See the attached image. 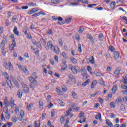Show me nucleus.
I'll use <instances>...</instances> for the list:
<instances>
[{
    "label": "nucleus",
    "instance_id": "1",
    "mask_svg": "<svg viewBox=\"0 0 127 127\" xmlns=\"http://www.w3.org/2000/svg\"><path fill=\"white\" fill-rule=\"evenodd\" d=\"M45 47L46 50H49L51 49L53 52H55L57 54H59V48L57 46H54L52 44V41H49L47 44L45 43Z\"/></svg>",
    "mask_w": 127,
    "mask_h": 127
},
{
    "label": "nucleus",
    "instance_id": "2",
    "mask_svg": "<svg viewBox=\"0 0 127 127\" xmlns=\"http://www.w3.org/2000/svg\"><path fill=\"white\" fill-rule=\"evenodd\" d=\"M85 117L84 113L83 111H80L79 113V119H80V121H78V123H85L86 122V118H84Z\"/></svg>",
    "mask_w": 127,
    "mask_h": 127
},
{
    "label": "nucleus",
    "instance_id": "3",
    "mask_svg": "<svg viewBox=\"0 0 127 127\" xmlns=\"http://www.w3.org/2000/svg\"><path fill=\"white\" fill-rule=\"evenodd\" d=\"M21 85L23 88V92L25 93V94L29 93V88L26 86V84L23 82H21Z\"/></svg>",
    "mask_w": 127,
    "mask_h": 127
},
{
    "label": "nucleus",
    "instance_id": "4",
    "mask_svg": "<svg viewBox=\"0 0 127 127\" xmlns=\"http://www.w3.org/2000/svg\"><path fill=\"white\" fill-rule=\"evenodd\" d=\"M3 112L5 114V119L6 120H9L10 118V115L8 114V108L7 107H6L4 108Z\"/></svg>",
    "mask_w": 127,
    "mask_h": 127
},
{
    "label": "nucleus",
    "instance_id": "5",
    "mask_svg": "<svg viewBox=\"0 0 127 127\" xmlns=\"http://www.w3.org/2000/svg\"><path fill=\"white\" fill-rule=\"evenodd\" d=\"M81 72H82V75L83 77V78L86 80V79L88 78V74H87V71L85 68L81 69Z\"/></svg>",
    "mask_w": 127,
    "mask_h": 127
},
{
    "label": "nucleus",
    "instance_id": "6",
    "mask_svg": "<svg viewBox=\"0 0 127 127\" xmlns=\"http://www.w3.org/2000/svg\"><path fill=\"white\" fill-rule=\"evenodd\" d=\"M16 46L15 41H12V43L9 45V50H13V48Z\"/></svg>",
    "mask_w": 127,
    "mask_h": 127
},
{
    "label": "nucleus",
    "instance_id": "7",
    "mask_svg": "<svg viewBox=\"0 0 127 127\" xmlns=\"http://www.w3.org/2000/svg\"><path fill=\"white\" fill-rule=\"evenodd\" d=\"M6 83L10 90L12 91V89H13V86L12 85V83H11V81H10V80H6Z\"/></svg>",
    "mask_w": 127,
    "mask_h": 127
},
{
    "label": "nucleus",
    "instance_id": "8",
    "mask_svg": "<svg viewBox=\"0 0 127 127\" xmlns=\"http://www.w3.org/2000/svg\"><path fill=\"white\" fill-rule=\"evenodd\" d=\"M95 118L96 120H99L100 122H102V115L100 113L95 116Z\"/></svg>",
    "mask_w": 127,
    "mask_h": 127
},
{
    "label": "nucleus",
    "instance_id": "9",
    "mask_svg": "<svg viewBox=\"0 0 127 127\" xmlns=\"http://www.w3.org/2000/svg\"><path fill=\"white\" fill-rule=\"evenodd\" d=\"M69 60L73 63V64H77L78 63V61H77V59L72 58V57H70Z\"/></svg>",
    "mask_w": 127,
    "mask_h": 127
},
{
    "label": "nucleus",
    "instance_id": "10",
    "mask_svg": "<svg viewBox=\"0 0 127 127\" xmlns=\"http://www.w3.org/2000/svg\"><path fill=\"white\" fill-rule=\"evenodd\" d=\"M72 112V108H69L67 109V110L66 111V114L64 115L65 117H68L71 112Z\"/></svg>",
    "mask_w": 127,
    "mask_h": 127
},
{
    "label": "nucleus",
    "instance_id": "11",
    "mask_svg": "<svg viewBox=\"0 0 127 127\" xmlns=\"http://www.w3.org/2000/svg\"><path fill=\"white\" fill-rule=\"evenodd\" d=\"M97 81L96 80H94L91 83V89H94V88H95V86H96V85H97Z\"/></svg>",
    "mask_w": 127,
    "mask_h": 127
},
{
    "label": "nucleus",
    "instance_id": "12",
    "mask_svg": "<svg viewBox=\"0 0 127 127\" xmlns=\"http://www.w3.org/2000/svg\"><path fill=\"white\" fill-rule=\"evenodd\" d=\"M22 93H23L22 90L20 89L18 90L17 96L19 99H21V97H22Z\"/></svg>",
    "mask_w": 127,
    "mask_h": 127
},
{
    "label": "nucleus",
    "instance_id": "13",
    "mask_svg": "<svg viewBox=\"0 0 127 127\" xmlns=\"http://www.w3.org/2000/svg\"><path fill=\"white\" fill-rule=\"evenodd\" d=\"M106 124L110 127H114L113 123H112V122H111V121H110L109 119L106 120Z\"/></svg>",
    "mask_w": 127,
    "mask_h": 127
},
{
    "label": "nucleus",
    "instance_id": "14",
    "mask_svg": "<svg viewBox=\"0 0 127 127\" xmlns=\"http://www.w3.org/2000/svg\"><path fill=\"white\" fill-rule=\"evenodd\" d=\"M68 77L70 80V81H71V82H75V78L74 76H73V75L69 74H68Z\"/></svg>",
    "mask_w": 127,
    "mask_h": 127
},
{
    "label": "nucleus",
    "instance_id": "15",
    "mask_svg": "<svg viewBox=\"0 0 127 127\" xmlns=\"http://www.w3.org/2000/svg\"><path fill=\"white\" fill-rule=\"evenodd\" d=\"M58 20H59L58 21V23L60 24V25H61V24H63V22H62V21H63V18L62 17H59L58 18Z\"/></svg>",
    "mask_w": 127,
    "mask_h": 127
},
{
    "label": "nucleus",
    "instance_id": "16",
    "mask_svg": "<svg viewBox=\"0 0 127 127\" xmlns=\"http://www.w3.org/2000/svg\"><path fill=\"white\" fill-rule=\"evenodd\" d=\"M114 56L115 59L118 60L120 58V53H119L118 52H116L114 53Z\"/></svg>",
    "mask_w": 127,
    "mask_h": 127
},
{
    "label": "nucleus",
    "instance_id": "17",
    "mask_svg": "<svg viewBox=\"0 0 127 127\" xmlns=\"http://www.w3.org/2000/svg\"><path fill=\"white\" fill-rule=\"evenodd\" d=\"M13 31L14 34H15L16 35H19V32H18V31L17 30V27L15 26L13 30Z\"/></svg>",
    "mask_w": 127,
    "mask_h": 127
},
{
    "label": "nucleus",
    "instance_id": "18",
    "mask_svg": "<svg viewBox=\"0 0 127 127\" xmlns=\"http://www.w3.org/2000/svg\"><path fill=\"white\" fill-rule=\"evenodd\" d=\"M71 96L73 98V99H77L78 98V96H77V94L74 91L71 92Z\"/></svg>",
    "mask_w": 127,
    "mask_h": 127
},
{
    "label": "nucleus",
    "instance_id": "19",
    "mask_svg": "<svg viewBox=\"0 0 127 127\" xmlns=\"http://www.w3.org/2000/svg\"><path fill=\"white\" fill-rule=\"evenodd\" d=\"M4 76L5 77V78L6 79V81L10 80H9V76H8V74L7 72H4L3 73Z\"/></svg>",
    "mask_w": 127,
    "mask_h": 127
},
{
    "label": "nucleus",
    "instance_id": "20",
    "mask_svg": "<svg viewBox=\"0 0 127 127\" xmlns=\"http://www.w3.org/2000/svg\"><path fill=\"white\" fill-rule=\"evenodd\" d=\"M90 79H87L85 82L82 83V85L83 87H86V85H87L90 83Z\"/></svg>",
    "mask_w": 127,
    "mask_h": 127
},
{
    "label": "nucleus",
    "instance_id": "21",
    "mask_svg": "<svg viewBox=\"0 0 127 127\" xmlns=\"http://www.w3.org/2000/svg\"><path fill=\"white\" fill-rule=\"evenodd\" d=\"M36 11H38V9H36L35 8H33L31 10L28 12L29 14H32V13H34V12H36Z\"/></svg>",
    "mask_w": 127,
    "mask_h": 127
},
{
    "label": "nucleus",
    "instance_id": "22",
    "mask_svg": "<svg viewBox=\"0 0 127 127\" xmlns=\"http://www.w3.org/2000/svg\"><path fill=\"white\" fill-rule=\"evenodd\" d=\"M27 107L28 108V111H29V112L31 111V108H32V107H33V104H28L27 105Z\"/></svg>",
    "mask_w": 127,
    "mask_h": 127
},
{
    "label": "nucleus",
    "instance_id": "23",
    "mask_svg": "<svg viewBox=\"0 0 127 127\" xmlns=\"http://www.w3.org/2000/svg\"><path fill=\"white\" fill-rule=\"evenodd\" d=\"M12 83H13V84L15 85V87L17 89H19V84H18V82H17V81L15 80L13 81Z\"/></svg>",
    "mask_w": 127,
    "mask_h": 127
},
{
    "label": "nucleus",
    "instance_id": "24",
    "mask_svg": "<svg viewBox=\"0 0 127 127\" xmlns=\"http://www.w3.org/2000/svg\"><path fill=\"white\" fill-rule=\"evenodd\" d=\"M122 102H123V99H122V97H118V99H116L115 101V103H116V104L122 103Z\"/></svg>",
    "mask_w": 127,
    "mask_h": 127
},
{
    "label": "nucleus",
    "instance_id": "25",
    "mask_svg": "<svg viewBox=\"0 0 127 127\" xmlns=\"http://www.w3.org/2000/svg\"><path fill=\"white\" fill-rule=\"evenodd\" d=\"M58 102L59 104H60V105H61V106L62 107H64L65 106V103L64 102H63V101H62V100H61L60 99H58Z\"/></svg>",
    "mask_w": 127,
    "mask_h": 127
},
{
    "label": "nucleus",
    "instance_id": "26",
    "mask_svg": "<svg viewBox=\"0 0 127 127\" xmlns=\"http://www.w3.org/2000/svg\"><path fill=\"white\" fill-rule=\"evenodd\" d=\"M4 104L5 106H9V105H10V104H11L12 105L13 104L12 103H9V102H8V100H7V99H5L4 100Z\"/></svg>",
    "mask_w": 127,
    "mask_h": 127
},
{
    "label": "nucleus",
    "instance_id": "27",
    "mask_svg": "<svg viewBox=\"0 0 127 127\" xmlns=\"http://www.w3.org/2000/svg\"><path fill=\"white\" fill-rule=\"evenodd\" d=\"M71 71L72 73H73V74H77V73L78 72V70H77V68H76V66H73Z\"/></svg>",
    "mask_w": 127,
    "mask_h": 127
},
{
    "label": "nucleus",
    "instance_id": "28",
    "mask_svg": "<svg viewBox=\"0 0 127 127\" xmlns=\"http://www.w3.org/2000/svg\"><path fill=\"white\" fill-rule=\"evenodd\" d=\"M8 65L9 66H12V65L11 64V63H10V62H9L8 64H7V62H5V69H8Z\"/></svg>",
    "mask_w": 127,
    "mask_h": 127
},
{
    "label": "nucleus",
    "instance_id": "29",
    "mask_svg": "<svg viewBox=\"0 0 127 127\" xmlns=\"http://www.w3.org/2000/svg\"><path fill=\"white\" fill-rule=\"evenodd\" d=\"M110 6H111L112 9H115V7L116 6V2L114 1V2H112L110 4Z\"/></svg>",
    "mask_w": 127,
    "mask_h": 127
},
{
    "label": "nucleus",
    "instance_id": "30",
    "mask_svg": "<svg viewBox=\"0 0 127 127\" xmlns=\"http://www.w3.org/2000/svg\"><path fill=\"white\" fill-rule=\"evenodd\" d=\"M61 55L64 58V59H68V57H67V55H66L65 52H63L61 54Z\"/></svg>",
    "mask_w": 127,
    "mask_h": 127
},
{
    "label": "nucleus",
    "instance_id": "31",
    "mask_svg": "<svg viewBox=\"0 0 127 127\" xmlns=\"http://www.w3.org/2000/svg\"><path fill=\"white\" fill-rule=\"evenodd\" d=\"M67 69V64H64V65H62V67L61 68V70L63 71H64V70Z\"/></svg>",
    "mask_w": 127,
    "mask_h": 127
},
{
    "label": "nucleus",
    "instance_id": "32",
    "mask_svg": "<svg viewBox=\"0 0 127 127\" xmlns=\"http://www.w3.org/2000/svg\"><path fill=\"white\" fill-rule=\"evenodd\" d=\"M84 29H85V28H84V27H83V26L80 27L79 29L78 30L79 33H82L83 32V31H84Z\"/></svg>",
    "mask_w": 127,
    "mask_h": 127
},
{
    "label": "nucleus",
    "instance_id": "33",
    "mask_svg": "<svg viewBox=\"0 0 127 127\" xmlns=\"http://www.w3.org/2000/svg\"><path fill=\"white\" fill-rule=\"evenodd\" d=\"M5 46V44H4V41H2L1 42V45H0V48L1 49H3Z\"/></svg>",
    "mask_w": 127,
    "mask_h": 127
},
{
    "label": "nucleus",
    "instance_id": "34",
    "mask_svg": "<svg viewBox=\"0 0 127 127\" xmlns=\"http://www.w3.org/2000/svg\"><path fill=\"white\" fill-rule=\"evenodd\" d=\"M78 52L79 53H82V47L80 44H78Z\"/></svg>",
    "mask_w": 127,
    "mask_h": 127
},
{
    "label": "nucleus",
    "instance_id": "35",
    "mask_svg": "<svg viewBox=\"0 0 127 127\" xmlns=\"http://www.w3.org/2000/svg\"><path fill=\"white\" fill-rule=\"evenodd\" d=\"M117 91V85H114L112 88V92L113 94H115Z\"/></svg>",
    "mask_w": 127,
    "mask_h": 127
},
{
    "label": "nucleus",
    "instance_id": "36",
    "mask_svg": "<svg viewBox=\"0 0 127 127\" xmlns=\"http://www.w3.org/2000/svg\"><path fill=\"white\" fill-rule=\"evenodd\" d=\"M121 72V69H117L115 72H114V74L116 75V76H118L119 74H120V72Z\"/></svg>",
    "mask_w": 127,
    "mask_h": 127
},
{
    "label": "nucleus",
    "instance_id": "37",
    "mask_svg": "<svg viewBox=\"0 0 127 127\" xmlns=\"http://www.w3.org/2000/svg\"><path fill=\"white\" fill-rule=\"evenodd\" d=\"M35 80V78H34L33 77L31 76L29 77V81H30L31 83H33Z\"/></svg>",
    "mask_w": 127,
    "mask_h": 127
},
{
    "label": "nucleus",
    "instance_id": "38",
    "mask_svg": "<svg viewBox=\"0 0 127 127\" xmlns=\"http://www.w3.org/2000/svg\"><path fill=\"white\" fill-rule=\"evenodd\" d=\"M92 59L89 60L90 63L91 64H95V59L94 58L93 56H92Z\"/></svg>",
    "mask_w": 127,
    "mask_h": 127
},
{
    "label": "nucleus",
    "instance_id": "39",
    "mask_svg": "<svg viewBox=\"0 0 127 127\" xmlns=\"http://www.w3.org/2000/svg\"><path fill=\"white\" fill-rule=\"evenodd\" d=\"M99 39L100 40V41H102L104 40V35L103 34H100L99 35Z\"/></svg>",
    "mask_w": 127,
    "mask_h": 127
},
{
    "label": "nucleus",
    "instance_id": "40",
    "mask_svg": "<svg viewBox=\"0 0 127 127\" xmlns=\"http://www.w3.org/2000/svg\"><path fill=\"white\" fill-rule=\"evenodd\" d=\"M89 40L92 43H94L95 39H94V38L93 37V36H89Z\"/></svg>",
    "mask_w": 127,
    "mask_h": 127
},
{
    "label": "nucleus",
    "instance_id": "41",
    "mask_svg": "<svg viewBox=\"0 0 127 127\" xmlns=\"http://www.w3.org/2000/svg\"><path fill=\"white\" fill-rule=\"evenodd\" d=\"M95 76H97L98 77H103L104 75H103V73H101L100 72H96L95 73Z\"/></svg>",
    "mask_w": 127,
    "mask_h": 127
},
{
    "label": "nucleus",
    "instance_id": "42",
    "mask_svg": "<svg viewBox=\"0 0 127 127\" xmlns=\"http://www.w3.org/2000/svg\"><path fill=\"white\" fill-rule=\"evenodd\" d=\"M23 32L25 34H27L28 35V34H27V27H24L23 28Z\"/></svg>",
    "mask_w": 127,
    "mask_h": 127
},
{
    "label": "nucleus",
    "instance_id": "43",
    "mask_svg": "<svg viewBox=\"0 0 127 127\" xmlns=\"http://www.w3.org/2000/svg\"><path fill=\"white\" fill-rule=\"evenodd\" d=\"M120 109L122 112H125V110H126V108L125 107V106L124 105H121L120 106Z\"/></svg>",
    "mask_w": 127,
    "mask_h": 127
},
{
    "label": "nucleus",
    "instance_id": "44",
    "mask_svg": "<svg viewBox=\"0 0 127 127\" xmlns=\"http://www.w3.org/2000/svg\"><path fill=\"white\" fill-rule=\"evenodd\" d=\"M1 50L2 55H3V56H5V54H6V52L5 51V50H4V49H1Z\"/></svg>",
    "mask_w": 127,
    "mask_h": 127
},
{
    "label": "nucleus",
    "instance_id": "45",
    "mask_svg": "<svg viewBox=\"0 0 127 127\" xmlns=\"http://www.w3.org/2000/svg\"><path fill=\"white\" fill-rule=\"evenodd\" d=\"M110 107H111V108H113L114 109H115V108H116V105L114 102H112L110 103Z\"/></svg>",
    "mask_w": 127,
    "mask_h": 127
},
{
    "label": "nucleus",
    "instance_id": "46",
    "mask_svg": "<svg viewBox=\"0 0 127 127\" xmlns=\"http://www.w3.org/2000/svg\"><path fill=\"white\" fill-rule=\"evenodd\" d=\"M66 22L67 23H70V22L71 21L72 18H65Z\"/></svg>",
    "mask_w": 127,
    "mask_h": 127
},
{
    "label": "nucleus",
    "instance_id": "47",
    "mask_svg": "<svg viewBox=\"0 0 127 127\" xmlns=\"http://www.w3.org/2000/svg\"><path fill=\"white\" fill-rule=\"evenodd\" d=\"M23 71L24 72V73L26 75H28L29 72H28V70H27V69H26V68H23Z\"/></svg>",
    "mask_w": 127,
    "mask_h": 127
},
{
    "label": "nucleus",
    "instance_id": "48",
    "mask_svg": "<svg viewBox=\"0 0 127 127\" xmlns=\"http://www.w3.org/2000/svg\"><path fill=\"white\" fill-rule=\"evenodd\" d=\"M62 89L63 92H66L67 91V87L65 86L64 85L62 86Z\"/></svg>",
    "mask_w": 127,
    "mask_h": 127
},
{
    "label": "nucleus",
    "instance_id": "49",
    "mask_svg": "<svg viewBox=\"0 0 127 127\" xmlns=\"http://www.w3.org/2000/svg\"><path fill=\"white\" fill-rule=\"evenodd\" d=\"M52 3H59V0H51Z\"/></svg>",
    "mask_w": 127,
    "mask_h": 127
},
{
    "label": "nucleus",
    "instance_id": "50",
    "mask_svg": "<svg viewBox=\"0 0 127 127\" xmlns=\"http://www.w3.org/2000/svg\"><path fill=\"white\" fill-rule=\"evenodd\" d=\"M109 49L112 52H115V48L113 46H110L109 47Z\"/></svg>",
    "mask_w": 127,
    "mask_h": 127
},
{
    "label": "nucleus",
    "instance_id": "51",
    "mask_svg": "<svg viewBox=\"0 0 127 127\" xmlns=\"http://www.w3.org/2000/svg\"><path fill=\"white\" fill-rule=\"evenodd\" d=\"M32 76L34 79H36V78H37V73H36V72H33Z\"/></svg>",
    "mask_w": 127,
    "mask_h": 127
},
{
    "label": "nucleus",
    "instance_id": "52",
    "mask_svg": "<svg viewBox=\"0 0 127 127\" xmlns=\"http://www.w3.org/2000/svg\"><path fill=\"white\" fill-rule=\"evenodd\" d=\"M5 124H6V125L8 126V127H11V126H12L13 123L11 122H8V123H6Z\"/></svg>",
    "mask_w": 127,
    "mask_h": 127
},
{
    "label": "nucleus",
    "instance_id": "53",
    "mask_svg": "<svg viewBox=\"0 0 127 127\" xmlns=\"http://www.w3.org/2000/svg\"><path fill=\"white\" fill-rule=\"evenodd\" d=\"M75 38L76 40H77V41H79L80 40V35H79V34H77L75 35Z\"/></svg>",
    "mask_w": 127,
    "mask_h": 127
},
{
    "label": "nucleus",
    "instance_id": "54",
    "mask_svg": "<svg viewBox=\"0 0 127 127\" xmlns=\"http://www.w3.org/2000/svg\"><path fill=\"white\" fill-rule=\"evenodd\" d=\"M121 88H122L123 90H127V86L126 85H122Z\"/></svg>",
    "mask_w": 127,
    "mask_h": 127
},
{
    "label": "nucleus",
    "instance_id": "55",
    "mask_svg": "<svg viewBox=\"0 0 127 127\" xmlns=\"http://www.w3.org/2000/svg\"><path fill=\"white\" fill-rule=\"evenodd\" d=\"M122 82L125 84L127 85V78H124L122 79Z\"/></svg>",
    "mask_w": 127,
    "mask_h": 127
},
{
    "label": "nucleus",
    "instance_id": "56",
    "mask_svg": "<svg viewBox=\"0 0 127 127\" xmlns=\"http://www.w3.org/2000/svg\"><path fill=\"white\" fill-rule=\"evenodd\" d=\"M16 18H17V17L15 15L12 17V20L13 22H15V21H16Z\"/></svg>",
    "mask_w": 127,
    "mask_h": 127
},
{
    "label": "nucleus",
    "instance_id": "57",
    "mask_svg": "<svg viewBox=\"0 0 127 127\" xmlns=\"http://www.w3.org/2000/svg\"><path fill=\"white\" fill-rule=\"evenodd\" d=\"M69 5H73V6H77L78 5V3L75 2H70L69 3Z\"/></svg>",
    "mask_w": 127,
    "mask_h": 127
},
{
    "label": "nucleus",
    "instance_id": "58",
    "mask_svg": "<svg viewBox=\"0 0 127 127\" xmlns=\"http://www.w3.org/2000/svg\"><path fill=\"white\" fill-rule=\"evenodd\" d=\"M57 92L59 95H61V94H62V91L58 88H57Z\"/></svg>",
    "mask_w": 127,
    "mask_h": 127
},
{
    "label": "nucleus",
    "instance_id": "59",
    "mask_svg": "<svg viewBox=\"0 0 127 127\" xmlns=\"http://www.w3.org/2000/svg\"><path fill=\"white\" fill-rule=\"evenodd\" d=\"M32 83L35 86H38V85H39V83H38V82H37V81H36V80H35Z\"/></svg>",
    "mask_w": 127,
    "mask_h": 127
},
{
    "label": "nucleus",
    "instance_id": "60",
    "mask_svg": "<svg viewBox=\"0 0 127 127\" xmlns=\"http://www.w3.org/2000/svg\"><path fill=\"white\" fill-rule=\"evenodd\" d=\"M10 38H11V39L12 40V41H14V35H13V34H11L9 36Z\"/></svg>",
    "mask_w": 127,
    "mask_h": 127
},
{
    "label": "nucleus",
    "instance_id": "61",
    "mask_svg": "<svg viewBox=\"0 0 127 127\" xmlns=\"http://www.w3.org/2000/svg\"><path fill=\"white\" fill-rule=\"evenodd\" d=\"M10 78L11 81H12V82H14V81H15V78H14L12 75H10Z\"/></svg>",
    "mask_w": 127,
    "mask_h": 127
},
{
    "label": "nucleus",
    "instance_id": "62",
    "mask_svg": "<svg viewBox=\"0 0 127 127\" xmlns=\"http://www.w3.org/2000/svg\"><path fill=\"white\" fill-rule=\"evenodd\" d=\"M17 80L19 82H22V78H21V77H20V76H18L17 77Z\"/></svg>",
    "mask_w": 127,
    "mask_h": 127
},
{
    "label": "nucleus",
    "instance_id": "63",
    "mask_svg": "<svg viewBox=\"0 0 127 127\" xmlns=\"http://www.w3.org/2000/svg\"><path fill=\"white\" fill-rule=\"evenodd\" d=\"M40 107H43V101L40 100L39 102Z\"/></svg>",
    "mask_w": 127,
    "mask_h": 127
},
{
    "label": "nucleus",
    "instance_id": "64",
    "mask_svg": "<svg viewBox=\"0 0 127 127\" xmlns=\"http://www.w3.org/2000/svg\"><path fill=\"white\" fill-rule=\"evenodd\" d=\"M17 121V119H16V117L12 118V122H13V123H16Z\"/></svg>",
    "mask_w": 127,
    "mask_h": 127
}]
</instances>
